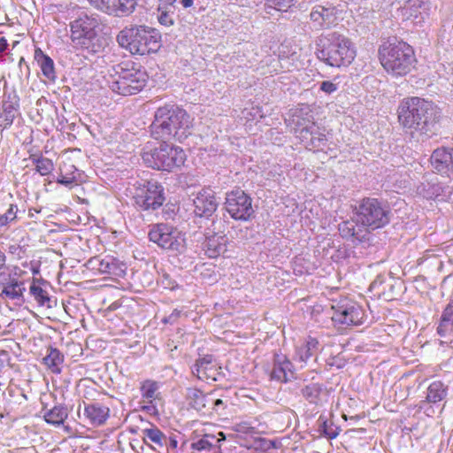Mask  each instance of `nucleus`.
Returning <instances> with one entry per match:
<instances>
[{
	"instance_id": "obj_1",
	"label": "nucleus",
	"mask_w": 453,
	"mask_h": 453,
	"mask_svg": "<svg viewBox=\"0 0 453 453\" xmlns=\"http://www.w3.org/2000/svg\"><path fill=\"white\" fill-rule=\"evenodd\" d=\"M398 121L412 136L427 139L436 134L438 117L434 104L419 97L403 99L397 109Z\"/></svg>"
},
{
	"instance_id": "obj_2",
	"label": "nucleus",
	"mask_w": 453,
	"mask_h": 453,
	"mask_svg": "<svg viewBox=\"0 0 453 453\" xmlns=\"http://www.w3.org/2000/svg\"><path fill=\"white\" fill-rule=\"evenodd\" d=\"M150 127L151 134L157 140L174 139L181 142L191 134L192 121L185 110L165 105L157 110Z\"/></svg>"
},
{
	"instance_id": "obj_3",
	"label": "nucleus",
	"mask_w": 453,
	"mask_h": 453,
	"mask_svg": "<svg viewBox=\"0 0 453 453\" xmlns=\"http://www.w3.org/2000/svg\"><path fill=\"white\" fill-rule=\"evenodd\" d=\"M317 46L318 58L333 67L348 66L356 58L352 42L337 32L320 36Z\"/></svg>"
},
{
	"instance_id": "obj_4",
	"label": "nucleus",
	"mask_w": 453,
	"mask_h": 453,
	"mask_svg": "<svg viewBox=\"0 0 453 453\" xmlns=\"http://www.w3.org/2000/svg\"><path fill=\"white\" fill-rule=\"evenodd\" d=\"M117 42L131 54L138 55L156 52L161 46L159 34L145 26L125 27L118 34Z\"/></svg>"
},
{
	"instance_id": "obj_5",
	"label": "nucleus",
	"mask_w": 453,
	"mask_h": 453,
	"mask_svg": "<svg viewBox=\"0 0 453 453\" xmlns=\"http://www.w3.org/2000/svg\"><path fill=\"white\" fill-rule=\"evenodd\" d=\"M379 53L382 66L394 76L406 75L416 62L412 47L402 41L383 44Z\"/></svg>"
},
{
	"instance_id": "obj_6",
	"label": "nucleus",
	"mask_w": 453,
	"mask_h": 453,
	"mask_svg": "<svg viewBox=\"0 0 453 453\" xmlns=\"http://www.w3.org/2000/svg\"><path fill=\"white\" fill-rule=\"evenodd\" d=\"M99 21L96 17L84 14L70 23L71 40L74 47L85 50L88 53L100 52L103 46L102 37L97 28Z\"/></svg>"
},
{
	"instance_id": "obj_7",
	"label": "nucleus",
	"mask_w": 453,
	"mask_h": 453,
	"mask_svg": "<svg viewBox=\"0 0 453 453\" xmlns=\"http://www.w3.org/2000/svg\"><path fill=\"white\" fill-rule=\"evenodd\" d=\"M392 216L388 204L377 198H364L356 207L355 219L357 224L371 230L381 228L388 225Z\"/></svg>"
},
{
	"instance_id": "obj_8",
	"label": "nucleus",
	"mask_w": 453,
	"mask_h": 453,
	"mask_svg": "<svg viewBox=\"0 0 453 453\" xmlns=\"http://www.w3.org/2000/svg\"><path fill=\"white\" fill-rule=\"evenodd\" d=\"M166 142L163 141L158 148L142 153V157L147 166L170 172L184 165L186 160L184 150Z\"/></svg>"
},
{
	"instance_id": "obj_9",
	"label": "nucleus",
	"mask_w": 453,
	"mask_h": 453,
	"mask_svg": "<svg viewBox=\"0 0 453 453\" xmlns=\"http://www.w3.org/2000/svg\"><path fill=\"white\" fill-rule=\"evenodd\" d=\"M118 77L109 82L111 89L122 96H131L140 92L147 83V73L140 69L120 68Z\"/></svg>"
},
{
	"instance_id": "obj_10",
	"label": "nucleus",
	"mask_w": 453,
	"mask_h": 453,
	"mask_svg": "<svg viewBox=\"0 0 453 453\" xmlns=\"http://www.w3.org/2000/svg\"><path fill=\"white\" fill-rule=\"evenodd\" d=\"M134 199L141 210L156 211L165 201L164 187L153 180L144 181L136 188Z\"/></svg>"
},
{
	"instance_id": "obj_11",
	"label": "nucleus",
	"mask_w": 453,
	"mask_h": 453,
	"mask_svg": "<svg viewBox=\"0 0 453 453\" xmlns=\"http://www.w3.org/2000/svg\"><path fill=\"white\" fill-rule=\"evenodd\" d=\"M225 208L235 220L247 221L255 213L251 197L239 188L226 194Z\"/></svg>"
},
{
	"instance_id": "obj_12",
	"label": "nucleus",
	"mask_w": 453,
	"mask_h": 453,
	"mask_svg": "<svg viewBox=\"0 0 453 453\" xmlns=\"http://www.w3.org/2000/svg\"><path fill=\"white\" fill-rule=\"evenodd\" d=\"M150 241L159 247L173 251H180L184 248V239L181 234L173 226L167 224H157L149 232Z\"/></svg>"
},
{
	"instance_id": "obj_13",
	"label": "nucleus",
	"mask_w": 453,
	"mask_h": 453,
	"mask_svg": "<svg viewBox=\"0 0 453 453\" xmlns=\"http://www.w3.org/2000/svg\"><path fill=\"white\" fill-rule=\"evenodd\" d=\"M334 322L346 326H358L363 323L365 311L360 305L352 301H343L332 306Z\"/></svg>"
},
{
	"instance_id": "obj_14",
	"label": "nucleus",
	"mask_w": 453,
	"mask_h": 453,
	"mask_svg": "<svg viewBox=\"0 0 453 453\" xmlns=\"http://www.w3.org/2000/svg\"><path fill=\"white\" fill-rule=\"evenodd\" d=\"M97 10L113 17L122 18L132 14L137 6V0H89Z\"/></svg>"
},
{
	"instance_id": "obj_15",
	"label": "nucleus",
	"mask_w": 453,
	"mask_h": 453,
	"mask_svg": "<svg viewBox=\"0 0 453 453\" xmlns=\"http://www.w3.org/2000/svg\"><path fill=\"white\" fill-rule=\"evenodd\" d=\"M220 369L211 355H205L196 360L191 367V372L200 380L216 381L221 373Z\"/></svg>"
},
{
	"instance_id": "obj_16",
	"label": "nucleus",
	"mask_w": 453,
	"mask_h": 453,
	"mask_svg": "<svg viewBox=\"0 0 453 453\" xmlns=\"http://www.w3.org/2000/svg\"><path fill=\"white\" fill-rule=\"evenodd\" d=\"M430 161L436 173L447 177L453 175V148H437L433 151Z\"/></svg>"
},
{
	"instance_id": "obj_17",
	"label": "nucleus",
	"mask_w": 453,
	"mask_h": 453,
	"mask_svg": "<svg viewBox=\"0 0 453 453\" xmlns=\"http://www.w3.org/2000/svg\"><path fill=\"white\" fill-rule=\"evenodd\" d=\"M19 99L15 92L5 94L0 102V127L7 128L12 126L19 114Z\"/></svg>"
},
{
	"instance_id": "obj_18",
	"label": "nucleus",
	"mask_w": 453,
	"mask_h": 453,
	"mask_svg": "<svg viewBox=\"0 0 453 453\" xmlns=\"http://www.w3.org/2000/svg\"><path fill=\"white\" fill-rule=\"evenodd\" d=\"M194 212L198 217L209 219L216 211L218 202L211 189H203L194 199Z\"/></svg>"
},
{
	"instance_id": "obj_19",
	"label": "nucleus",
	"mask_w": 453,
	"mask_h": 453,
	"mask_svg": "<svg viewBox=\"0 0 453 453\" xmlns=\"http://www.w3.org/2000/svg\"><path fill=\"white\" fill-rule=\"evenodd\" d=\"M215 395V391L203 393L196 388H188L186 400L188 406L202 414L211 413V400Z\"/></svg>"
},
{
	"instance_id": "obj_20",
	"label": "nucleus",
	"mask_w": 453,
	"mask_h": 453,
	"mask_svg": "<svg viewBox=\"0 0 453 453\" xmlns=\"http://www.w3.org/2000/svg\"><path fill=\"white\" fill-rule=\"evenodd\" d=\"M92 269L97 270L101 273L121 276L125 272V265L116 258L105 256L104 257H96L88 261Z\"/></svg>"
},
{
	"instance_id": "obj_21",
	"label": "nucleus",
	"mask_w": 453,
	"mask_h": 453,
	"mask_svg": "<svg viewBox=\"0 0 453 453\" xmlns=\"http://www.w3.org/2000/svg\"><path fill=\"white\" fill-rule=\"evenodd\" d=\"M271 380L287 382L294 378L293 365L284 356L276 355L270 372Z\"/></svg>"
},
{
	"instance_id": "obj_22",
	"label": "nucleus",
	"mask_w": 453,
	"mask_h": 453,
	"mask_svg": "<svg viewBox=\"0 0 453 453\" xmlns=\"http://www.w3.org/2000/svg\"><path fill=\"white\" fill-rule=\"evenodd\" d=\"M311 20L319 28H328L336 21V12L334 7L316 5L310 13Z\"/></svg>"
},
{
	"instance_id": "obj_23",
	"label": "nucleus",
	"mask_w": 453,
	"mask_h": 453,
	"mask_svg": "<svg viewBox=\"0 0 453 453\" xmlns=\"http://www.w3.org/2000/svg\"><path fill=\"white\" fill-rule=\"evenodd\" d=\"M142 435L143 442L154 450L160 452L165 447V434L154 425L142 429Z\"/></svg>"
},
{
	"instance_id": "obj_24",
	"label": "nucleus",
	"mask_w": 453,
	"mask_h": 453,
	"mask_svg": "<svg viewBox=\"0 0 453 453\" xmlns=\"http://www.w3.org/2000/svg\"><path fill=\"white\" fill-rule=\"evenodd\" d=\"M109 412L108 407L98 403L86 404L84 407V415L92 425H103L107 420Z\"/></svg>"
},
{
	"instance_id": "obj_25",
	"label": "nucleus",
	"mask_w": 453,
	"mask_h": 453,
	"mask_svg": "<svg viewBox=\"0 0 453 453\" xmlns=\"http://www.w3.org/2000/svg\"><path fill=\"white\" fill-rule=\"evenodd\" d=\"M176 0H159L157 8V20L165 27H171L175 22V6L173 3Z\"/></svg>"
},
{
	"instance_id": "obj_26",
	"label": "nucleus",
	"mask_w": 453,
	"mask_h": 453,
	"mask_svg": "<svg viewBox=\"0 0 453 453\" xmlns=\"http://www.w3.org/2000/svg\"><path fill=\"white\" fill-rule=\"evenodd\" d=\"M203 250L209 257H217L226 252V240L224 236L212 235L207 237L203 243Z\"/></svg>"
},
{
	"instance_id": "obj_27",
	"label": "nucleus",
	"mask_w": 453,
	"mask_h": 453,
	"mask_svg": "<svg viewBox=\"0 0 453 453\" xmlns=\"http://www.w3.org/2000/svg\"><path fill=\"white\" fill-rule=\"evenodd\" d=\"M437 334L442 338H449L453 335V301L442 311Z\"/></svg>"
},
{
	"instance_id": "obj_28",
	"label": "nucleus",
	"mask_w": 453,
	"mask_h": 453,
	"mask_svg": "<svg viewBox=\"0 0 453 453\" xmlns=\"http://www.w3.org/2000/svg\"><path fill=\"white\" fill-rule=\"evenodd\" d=\"M301 117L297 111L293 114L292 121L296 125V134L302 142L308 146V143L312 136L315 125L313 122L307 120V123H301Z\"/></svg>"
},
{
	"instance_id": "obj_29",
	"label": "nucleus",
	"mask_w": 453,
	"mask_h": 453,
	"mask_svg": "<svg viewBox=\"0 0 453 453\" xmlns=\"http://www.w3.org/2000/svg\"><path fill=\"white\" fill-rule=\"evenodd\" d=\"M24 282L13 278L9 282H4V286L0 293V298H9L12 300L22 299L24 291Z\"/></svg>"
},
{
	"instance_id": "obj_30",
	"label": "nucleus",
	"mask_w": 453,
	"mask_h": 453,
	"mask_svg": "<svg viewBox=\"0 0 453 453\" xmlns=\"http://www.w3.org/2000/svg\"><path fill=\"white\" fill-rule=\"evenodd\" d=\"M35 59L40 65L42 74L48 80L54 81L56 74L53 60L49 56L45 55L40 49L35 50Z\"/></svg>"
},
{
	"instance_id": "obj_31",
	"label": "nucleus",
	"mask_w": 453,
	"mask_h": 453,
	"mask_svg": "<svg viewBox=\"0 0 453 453\" xmlns=\"http://www.w3.org/2000/svg\"><path fill=\"white\" fill-rule=\"evenodd\" d=\"M68 417L67 408L64 405H55L43 413L44 420L54 426L62 425Z\"/></svg>"
},
{
	"instance_id": "obj_32",
	"label": "nucleus",
	"mask_w": 453,
	"mask_h": 453,
	"mask_svg": "<svg viewBox=\"0 0 453 453\" xmlns=\"http://www.w3.org/2000/svg\"><path fill=\"white\" fill-rule=\"evenodd\" d=\"M64 362V355L55 348H50L43 357V364L54 373H60V365Z\"/></svg>"
},
{
	"instance_id": "obj_33",
	"label": "nucleus",
	"mask_w": 453,
	"mask_h": 453,
	"mask_svg": "<svg viewBox=\"0 0 453 453\" xmlns=\"http://www.w3.org/2000/svg\"><path fill=\"white\" fill-rule=\"evenodd\" d=\"M447 396V387L440 380L432 382L426 394V401L431 403H436L442 401Z\"/></svg>"
},
{
	"instance_id": "obj_34",
	"label": "nucleus",
	"mask_w": 453,
	"mask_h": 453,
	"mask_svg": "<svg viewBox=\"0 0 453 453\" xmlns=\"http://www.w3.org/2000/svg\"><path fill=\"white\" fill-rule=\"evenodd\" d=\"M322 385L311 383L302 388L301 393L310 403L319 404L321 402Z\"/></svg>"
},
{
	"instance_id": "obj_35",
	"label": "nucleus",
	"mask_w": 453,
	"mask_h": 453,
	"mask_svg": "<svg viewBox=\"0 0 453 453\" xmlns=\"http://www.w3.org/2000/svg\"><path fill=\"white\" fill-rule=\"evenodd\" d=\"M318 347L319 341L316 338L309 337L305 344L301 346L296 351L298 359L301 362H307L314 355Z\"/></svg>"
},
{
	"instance_id": "obj_36",
	"label": "nucleus",
	"mask_w": 453,
	"mask_h": 453,
	"mask_svg": "<svg viewBox=\"0 0 453 453\" xmlns=\"http://www.w3.org/2000/svg\"><path fill=\"white\" fill-rule=\"evenodd\" d=\"M31 160L35 165V171L42 176L49 175L54 170V164L51 159L42 156H31Z\"/></svg>"
},
{
	"instance_id": "obj_37",
	"label": "nucleus",
	"mask_w": 453,
	"mask_h": 453,
	"mask_svg": "<svg viewBox=\"0 0 453 453\" xmlns=\"http://www.w3.org/2000/svg\"><path fill=\"white\" fill-rule=\"evenodd\" d=\"M140 389L142 398L147 399L148 403H151L157 398L158 384L154 380H147L142 383Z\"/></svg>"
},
{
	"instance_id": "obj_38",
	"label": "nucleus",
	"mask_w": 453,
	"mask_h": 453,
	"mask_svg": "<svg viewBox=\"0 0 453 453\" xmlns=\"http://www.w3.org/2000/svg\"><path fill=\"white\" fill-rule=\"evenodd\" d=\"M29 291L40 306L47 305L49 308L51 307L49 304L50 299L49 297L48 293L40 286L35 284V279L33 280V283L30 286Z\"/></svg>"
},
{
	"instance_id": "obj_39",
	"label": "nucleus",
	"mask_w": 453,
	"mask_h": 453,
	"mask_svg": "<svg viewBox=\"0 0 453 453\" xmlns=\"http://www.w3.org/2000/svg\"><path fill=\"white\" fill-rule=\"evenodd\" d=\"M356 219L355 220H346L342 221L338 226V230L340 234L343 238H350V237H356L359 238L358 232L356 231Z\"/></svg>"
},
{
	"instance_id": "obj_40",
	"label": "nucleus",
	"mask_w": 453,
	"mask_h": 453,
	"mask_svg": "<svg viewBox=\"0 0 453 453\" xmlns=\"http://www.w3.org/2000/svg\"><path fill=\"white\" fill-rule=\"evenodd\" d=\"M319 430L328 439H334L340 434L341 428L334 425L331 420H324L319 425Z\"/></svg>"
},
{
	"instance_id": "obj_41",
	"label": "nucleus",
	"mask_w": 453,
	"mask_h": 453,
	"mask_svg": "<svg viewBox=\"0 0 453 453\" xmlns=\"http://www.w3.org/2000/svg\"><path fill=\"white\" fill-rule=\"evenodd\" d=\"M17 205L11 204L7 211L0 216V228L6 226L11 222H13L17 218Z\"/></svg>"
},
{
	"instance_id": "obj_42",
	"label": "nucleus",
	"mask_w": 453,
	"mask_h": 453,
	"mask_svg": "<svg viewBox=\"0 0 453 453\" xmlns=\"http://www.w3.org/2000/svg\"><path fill=\"white\" fill-rule=\"evenodd\" d=\"M295 3V0H266L265 4L269 8L275 9L280 12H286Z\"/></svg>"
},
{
	"instance_id": "obj_43",
	"label": "nucleus",
	"mask_w": 453,
	"mask_h": 453,
	"mask_svg": "<svg viewBox=\"0 0 453 453\" xmlns=\"http://www.w3.org/2000/svg\"><path fill=\"white\" fill-rule=\"evenodd\" d=\"M211 439L213 440V437H211ZM213 444L210 441L209 435H204L203 438L198 440L197 441H195L191 444V448L193 449L198 450V451H206L210 450L212 448Z\"/></svg>"
},
{
	"instance_id": "obj_44",
	"label": "nucleus",
	"mask_w": 453,
	"mask_h": 453,
	"mask_svg": "<svg viewBox=\"0 0 453 453\" xmlns=\"http://www.w3.org/2000/svg\"><path fill=\"white\" fill-rule=\"evenodd\" d=\"M326 135L319 133L315 127L312 133V136L311 137V140L308 143V146H310L312 149L319 148L326 143Z\"/></svg>"
},
{
	"instance_id": "obj_45",
	"label": "nucleus",
	"mask_w": 453,
	"mask_h": 453,
	"mask_svg": "<svg viewBox=\"0 0 453 453\" xmlns=\"http://www.w3.org/2000/svg\"><path fill=\"white\" fill-rule=\"evenodd\" d=\"M215 394H217L215 392ZM216 395L212 396V400H211V411H214L216 412L220 411L221 410H225L227 404L230 403V399L228 397H226L225 399L222 398H216Z\"/></svg>"
},
{
	"instance_id": "obj_46",
	"label": "nucleus",
	"mask_w": 453,
	"mask_h": 453,
	"mask_svg": "<svg viewBox=\"0 0 453 453\" xmlns=\"http://www.w3.org/2000/svg\"><path fill=\"white\" fill-rule=\"evenodd\" d=\"M77 168L71 163L64 162L59 165V173L65 176H76Z\"/></svg>"
},
{
	"instance_id": "obj_47",
	"label": "nucleus",
	"mask_w": 453,
	"mask_h": 453,
	"mask_svg": "<svg viewBox=\"0 0 453 453\" xmlns=\"http://www.w3.org/2000/svg\"><path fill=\"white\" fill-rule=\"evenodd\" d=\"M77 180L76 176H65L59 173L56 180L57 183L61 184L68 188H72L73 184Z\"/></svg>"
},
{
	"instance_id": "obj_48",
	"label": "nucleus",
	"mask_w": 453,
	"mask_h": 453,
	"mask_svg": "<svg viewBox=\"0 0 453 453\" xmlns=\"http://www.w3.org/2000/svg\"><path fill=\"white\" fill-rule=\"evenodd\" d=\"M337 88V84L329 81H325L320 84V89L326 94H332L335 92Z\"/></svg>"
},
{
	"instance_id": "obj_49",
	"label": "nucleus",
	"mask_w": 453,
	"mask_h": 453,
	"mask_svg": "<svg viewBox=\"0 0 453 453\" xmlns=\"http://www.w3.org/2000/svg\"><path fill=\"white\" fill-rule=\"evenodd\" d=\"M178 446V441L175 437H168L165 435V447L164 449L168 451L169 449H175Z\"/></svg>"
},
{
	"instance_id": "obj_50",
	"label": "nucleus",
	"mask_w": 453,
	"mask_h": 453,
	"mask_svg": "<svg viewBox=\"0 0 453 453\" xmlns=\"http://www.w3.org/2000/svg\"><path fill=\"white\" fill-rule=\"evenodd\" d=\"M149 404L144 405L142 410L150 415H157L158 413L156 406L154 404L148 403Z\"/></svg>"
},
{
	"instance_id": "obj_51",
	"label": "nucleus",
	"mask_w": 453,
	"mask_h": 453,
	"mask_svg": "<svg viewBox=\"0 0 453 453\" xmlns=\"http://www.w3.org/2000/svg\"><path fill=\"white\" fill-rule=\"evenodd\" d=\"M180 311L174 310L173 312L168 316V320H170V324H173L177 321V319L180 316Z\"/></svg>"
},
{
	"instance_id": "obj_52",
	"label": "nucleus",
	"mask_w": 453,
	"mask_h": 453,
	"mask_svg": "<svg viewBox=\"0 0 453 453\" xmlns=\"http://www.w3.org/2000/svg\"><path fill=\"white\" fill-rule=\"evenodd\" d=\"M13 277L11 276L10 273H0V285L3 287L4 286V282H9V280H12Z\"/></svg>"
},
{
	"instance_id": "obj_53",
	"label": "nucleus",
	"mask_w": 453,
	"mask_h": 453,
	"mask_svg": "<svg viewBox=\"0 0 453 453\" xmlns=\"http://www.w3.org/2000/svg\"><path fill=\"white\" fill-rule=\"evenodd\" d=\"M7 41L4 37H0V52H3L5 50L7 47Z\"/></svg>"
},
{
	"instance_id": "obj_54",
	"label": "nucleus",
	"mask_w": 453,
	"mask_h": 453,
	"mask_svg": "<svg viewBox=\"0 0 453 453\" xmlns=\"http://www.w3.org/2000/svg\"><path fill=\"white\" fill-rule=\"evenodd\" d=\"M382 282H383V281H382V280H381V279H380V277L379 276V277H377V278L373 280V282L371 284V288H377L379 285H381V284H382Z\"/></svg>"
},
{
	"instance_id": "obj_55",
	"label": "nucleus",
	"mask_w": 453,
	"mask_h": 453,
	"mask_svg": "<svg viewBox=\"0 0 453 453\" xmlns=\"http://www.w3.org/2000/svg\"><path fill=\"white\" fill-rule=\"evenodd\" d=\"M180 3L181 4V5L184 8H188V7L192 6L193 0H180Z\"/></svg>"
},
{
	"instance_id": "obj_56",
	"label": "nucleus",
	"mask_w": 453,
	"mask_h": 453,
	"mask_svg": "<svg viewBox=\"0 0 453 453\" xmlns=\"http://www.w3.org/2000/svg\"><path fill=\"white\" fill-rule=\"evenodd\" d=\"M5 259H6V257L5 255L4 254V252H2L0 250V270L5 265Z\"/></svg>"
},
{
	"instance_id": "obj_57",
	"label": "nucleus",
	"mask_w": 453,
	"mask_h": 453,
	"mask_svg": "<svg viewBox=\"0 0 453 453\" xmlns=\"http://www.w3.org/2000/svg\"><path fill=\"white\" fill-rule=\"evenodd\" d=\"M23 64L25 65V66H26L27 70H29V67H28V65L26 64L24 58H23V57H21V58H20V59H19V67H20V68H22V65H23Z\"/></svg>"
},
{
	"instance_id": "obj_58",
	"label": "nucleus",
	"mask_w": 453,
	"mask_h": 453,
	"mask_svg": "<svg viewBox=\"0 0 453 453\" xmlns=\"http://www.w3.org/2000/svg\"><path fill=\"white\" fill-rule=\"evenodd\" d=\"M162 321H163V323H165V324L169 323L170 324V320H168V316L164 318Z\"/></svg>"
},
{
	"instance_id": "obj_59",
	"label": "nucleus",
	"mask_w": 453,
	"mask_h": 453,
	"mask_svg": "<svg viewBox=\"0 0 453 453\" xmlns=\"http://www.w3.org/2000/svg\"><path fill=\"white\" fill-rule=\"evenodd\" d=\"M249 49H250L251 50H253V49H252V45H248L247 50H249Z\"/></svg>"
},
{
	"instance_id": "obj_60",
	"label": "nucleus",
	"mask_w": 453,
	"mask_h": 453,
	"mask_svg": "<svg viewBox=\"0 0 453 453\" xmlns=\"http://www.w3.org/2000/svg\"><path fill=\"white\" fill-rule=\"evenodd\" d=\"M270 62L272 61V58H269ZM273 61H276L275 58H273Z\"/></svg>"
},
{
	"instance_id": "obj_61",
	"label": "nucleus",
	"mask_w": 453,
	"mask_h": 453,
	"mask_svg": "<svg viewBox=\"0 0 453 453\" xmlns=\"http://www.w3.org/2000/svg\"><path fill=\"white\" fill-rule=\"evenodd\" d=\"M2 140V133H0V141Z\"/></svg>"
}]
</instances>
